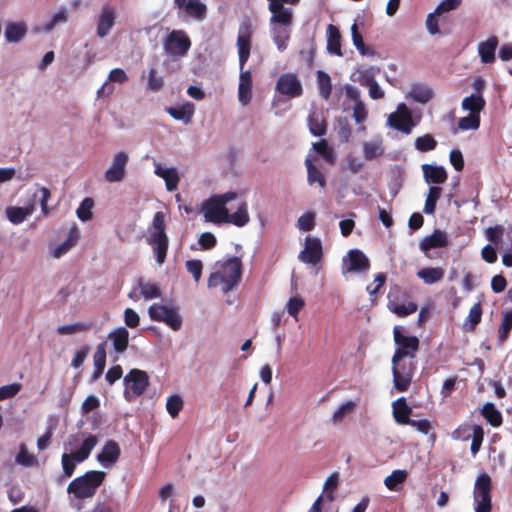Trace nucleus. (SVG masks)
I'll return each instance as SVG.
<instances>
[{
	"mask_svg": "<svg viewBox=\"0 0 512 512\" xmlns=\"http://www.w3.org/2000/svg\"><path fill=\"white\" fill-rule=\"evenodd\" d=\"M393 417L397 424L407 425L410 423V415L412 408L408 406L407 401L404 397H400L395 400L392 404Z\"/></svg>",
	"mask_w": 512,
	"mask_h": 512,
	"instance_id": "26",
	"label": "nucleus"
},
{
	"mask_svg": "<svg viewBox=\"0 0 512 512\" xmlns=\"http://www.w3.org/2000/svg\"><path fill=\"white\" fill-rule=\"evenodd\" d=\"M187 271L193 276L194 280L198 282L202 275L203 264L198 259L188 260L185 263Z\"/></svg>",
	"mask_w": 512,
	"mask_h": 512,
	"instance_id": "59",
	"label": "nucleus"
},
{
	"mask_svg": "<svg viewBox=\"0 0 512 512\" xmlns=\"http://www.w3.org/2000/svg\"><path fill=\"white\" fill-rule=\"evenodd\" d=\"M270 23L274 24V26L271 28L273 42L276 44L278 50L282 52L286 50L290 40L291 26L293 23V12H290V18L288 22L274 20L272 15L270 18Z\"/></svg>",
	"mask_w": 512,
	"mask_h": 512,
	"instance_id": "13",
	"label": "nucleus"
},
{
	"mask_svg": "<svg viewBox=\"0 0 512 512\" xmlns=\"http://www.w3.org/2000/svg\"><path fill=\"white\" fill-rule=\"evenodd\" d=\"M308 125H309V130H310L311 134H313L314 136H323L324 134H326V130H327L326 122L319 115H317L315 113L312 115H309Z\"/></svg>",
	"mask_w": 512,
	"mask_h": 512,
	"instance_id": "48",
	"label": "nucleus"
},
{
	"mask_svg": "<svg viewBox=\"0 0 512 512\" xmlns=\"http://www.w3.org/2000/svg\"><path fill=\"white\" fill-rule=\"evenodd\" d=\"M408 473L405 470H394L389 476H387L384 480L385 486L391 490H397L398 485L404 483L407 479Z\"/></svg>",
	"mask_w": 512,
	"mask_h": 512,
	"instance_id": "47",
	"label": "nucleus"
},
{
	"mask_svg": "<svg viewBox=\"0 0 512 512\" xmlns=\"http://www.w3.org/2000/svg\"><path fill=\"white\" fill-rule=\"evenodd\" d=\"M154 173L165 181L166 189L169 192L175 191L178 187L180 177L175 167H165L161 163H155Z\"/></svg>",
	"mask_w": 512,
	"mask_h": 512,
	"instance_id": "23",
	"label": "nucleus"
},
{
	"mask_svg": "<svg viewBox=\"0 0 512 512\" xmlns=\"http://www.w3.org/2000/svg\"><path fill=\"white\" fill-rule=\"evenodd\" d=\"M34 205H29L26 207H18V206H8L5 210L6 216L8 220L14 224H21L28 216H30L34 212Z\"/></svg>",
	"mask_w": 512,
	"mask_h": 512,
	"instance_id": "28",
	"label": "nucleus"
},
{
	"mask_svg": "<svg viewBox=\"0 0 512 512\" xmlns=\"http://www.w3.org/2000/svg\"><path fill=\"white\" fill-rule=\"evenodd\" d=\"M482 319V307L480 302L475 303L469 310V314L464 322V329L473 332Z\"/></svg>",
	"mask_w": 512,
	"mask_h": 512,
	"instance_id": "39",
	"label": "nucleus"
},
{
	"mask_svg": "<svg viewBox=\"0 0 512 512\" xmlns=\"http://www.w3.org/2000/svg\"><path fill=\"white\" fill-rule=\"evenodd\" d=\"M227 219L226 223H232L238 227L245 226L250 220L247 203L242 202L232 214L228 212Z\"/></svg>",
	"mask_w": 512,
	"mask_h": 512,
	"instance_id": "35",
	"label": "nucleus"
},
{
	"mask_svg": "<svg viewBox=\"0 0 512 512\" xmlns=\"http://www.w3.org/2000/svg\"><path fill=\"white\" fill-rule=\"evenodd\" d=\"M441 194L442 188L440 186H430L423 208L425 214L433 215L435 213L437 201Z\"/></svg>",
	"mask_w": 512,
	"mask_h": 512,
	"instance_id": "40",
	"label": "nucleus"
},
{
	"mask_svg": "<svg viewBox=\"0 0 512 512\" xmlns=\"http://www.w3.org/2000/svg\"><path fill=\"white\" fill-rule=\"evenodd\" d=\"M94 207V201L90 197H86L82 200L79 207L77 208V217L81 221H89L92 219V209Z\"/></svg>",
	"mask_w": 512,
	"mask_h": 512,
	"instance_id": "51",
	"label": "nucleus"
},
{
	"mask_svg": "<svg viewBox=\"0 0 512 512\" xmlns=\"http://www.w3.org/2000/svg\"><path fill=\"white\" fill-rule=\"evenodd\" d=\"M480 127V115L469 113L468 116L462 117L458 121L460 130H477Z\"/></svg>",
	"mask_w": 512,
	"mask_h": 512,
	"instance_id": "53",
	"label": "nucleus"
},
{
	"mask_svg": "<svg viewBox=\"0 0 512 512\" xmlns=\"http://www.w3.org/2000/svg\"><path fill=\"white\" fill-rule=\"evenodd\" d=\"M348 263L346 272H365L370 268V261L367 256L358 249L348 252Z\"/></svg>",
	"mask_w": 512,
	"mask_h": 512,
	"instance_id": "24",
	"label": "nucleus"
},
{
	"mask_svg": "<svg viewBox=\"0 0 512 512\" xmlns=\"http://www.w3.org/2000/svg\"><path fill=\"white\" fill-rule=\"evenodd\" d=\"M393 336L397 348L391 360L392 364H396L406 357L414 359L419 350V339L416 336L404 335L398 326L394 327Z\"/></svg>",
	"mask_w": 512,
	"mask_h": 512,
	"instance_id": "7",
	"label": "nucleus"
},
{
	"mask_svg": "<svg viewBox=\"0 0 512 512\" xmlns=\"http://www.w3.org/2000/svg\"><path fill=\"white\" fill-rule=\"evenodd\" d=\"M486 101L482 95H470L465 97L462 101V108L470 113L480 115V112L485 108Z\"/></svg>",
	"mask_w": 512,
	"mask_h": 512,
	"instance_id": "34",
	"label": "nucleus"
},
{
	"mask_svg": "<svg viewBox=\"0 0 512 512\" xmlns=\"http://www.w3.org/2000/svg\"><path fill=\"white\" fill-rule=\"evenodd\" d=\"M126 385L125 396L128 399V394L131 392L133 396H140L146 390L149 384L148 374L139 369H131L124 377Z\"/></svg>",
	"mask_w": 512,
	"mask_h": 512,
	"instance_id": "12",
	"label": "nucleus"
},
{
	"mask_svg": "<svg viewBox=\"0 0 512 512\" xmlns=\"http://www.w3.org/2000/svg\"><path fill=\"white\" fill-rule=\"evenodd\" d=\"M185 10L190 17L198 20H203L207 14L206 5L200 0L188 1Z\"/></svg>",
	"mask_w": 512,
	"mask_h": 512,
	"instance_id": "45",
	"label": "nucleus"
},
{
	"mask_svg": "<svg viewBox=\"0 0 512 512\" xmlns=\"http://www.w3.org/2000/svg\"><path fill=\"white\" fill-rule=\"evenodd\" d=\"M105 477L104 471L89 470L82 476L73 479L67 487V492L76 499L92 498L103 484Z\"/></svg>",
	"mask_w": 512,
	"mask_h": 512,
	"instance_id": "3",
	"label": "nucleus"
},
{
	"mask_svg": "<svg viewBox=\"0 0 512 512\" xmlns=\"http://www.w3.org/2000/svg\"><path fill=\"white\" fill-rule=\"evenodd\" d=\"M27 28L22 23H9L5 29V39L8 42H19L26 34Z\"/></svg>",
	"mask_w": 512,
	"mask_h": 512,
	"instance_id": "41",
	"label": "nucleus"
},
{
	"mask_svg": "<svg viewBox=\"0 0 512 512\" xmlns=\"http://www.w3.org/2000/svg\"><path fill=\"white\" fill-rule=\"evenodd\" d=\"M93 360H94L95 369H94V372L92 373V376H91V381L92 382H94L98 378H100V376L104 372V369H105V366H106L105 343H100L97 346L96 351H95L94 356H93Z\"/></svg>",
	"mask_w": 512,
	"mask_h": 512,
	"instance_id": "32",
	"label": "nucleus"
},
{
	"mask_svg": "<svg viewBox=\"0 0 512 512\" xmlns=\"http://www.w3.org/2000/svg\"><path fill=\"white\" fill-rule=\"evenodd\" d=\"M317 83L319 88V94L321 97L325 100H328L330 98L331 92H332V84H331V78L330 76L322 71H317Z\"/></svg>",
	"mask_w": 512,
	"mask_h": 512,
	"instance_id": "42",
	"label": "nucleus"
},
{
	"mask_svg": "<svg viewBox=\"0 0 512 512\" xmlns=\"http://www.w3.org/2000/svg\"><path fill=\"white\" fill-rule=\"evenodd\" d=\"M315 226V214L313 212H307L299 217L298 227L302 231H311Z\"/></svg>",
	"mask_w": 512,
	"mask_h": 512,
	"instance_id": "60",
	"label": "nucleus"
},
{
	"mask_svg": "<svg viewBox=\"0 0 512 512\" xmlns=\"http://www.w3.org/2000/svg\"><path fill=\"white\" fill-rule=\"evenodd\" d=\"M484 438V430L480 425H474L473 426V435H472V443H471V453L473 455H476L482 445Z\"/></svg>",
	"mask_w": 512,
	"mask_h": 512,
	"instance_id": "57",
	"label": "nucleus"
},
{
	"mask_svg": "<svg viewBox=\"0 0 512 512\" xmlns=\"http://www.w3.org/2000/svg\"><path fill=\"white\" fill-rule=\"evenodd\" d=\"M415 370L416 364L413 359L409 362L400 361L396 364H392L393 383L397 391L405 392L408 390Z\"/></svg>",
	"mask_w": 512,
	"mask_h": 512,
	"instance_id": "10",
	"label": "nucleus"
},
{
	"mask_svg": "<svg viewBox=\"0 0 512 512\" xmlns=\"http://www.w3.org/2000/svg\"><path fill=\"white\" fill-rule=\"evenodd\" d=\"M268 9L273 14L274 20L281 22H288L290 18V12H293L291 8H285L284 2L281 0H268Z\"/></svg>",
	"mask_w": 512,
	"mask_h": 512,
	"instance_id": "33",
	"label": "nucleus"
},
{
	"mask_svg": "<svg viewBox=\"0 0 512 512\" xmlns=\"http://www.w3.org/2000/svg\"><path fill=\"white\" fill-rule=\"evenodd\" d=\"M415 148L420 152H429L437 147V141L431 134L419 136L414 142Z\"/></svg>",
	"mask_w": 512,
	"mask_h": 512,
	"instance_id": "49",
	"label": "nucleus"
},
{
	"mask_svg": "<svg viewBox=\"0 0 512 512\" xmlns=\"http://www.w3.org/2000/svg\"><path fill=\"white\" fill-rule=\"evenodd\" d=\"M15 461L24 467H32L38 464L36 456L28 451L27 446L24 443L19 445V451L16 455Z\"/></svg>",
	"mask_w": 512,
	"mask_h": 512,
	"instance_id": "46",
	"label": "nucleus"
},
{
	"mask_svg": "<svg viewBox=\"0 0 512 512\" xmlns=\"http://www.w3.org/2000/svg\"><path fill=\"white\" fill-rule=\"evenodd\" d=\"M492 479L486 472L479 474L475 480L473 499L475 512L492 511Z\"/></svg>",
	"mask_w": 512,
	"mask_h": 512,
	"instance_id": "6",
	"label": "nucleus"
},
{
	"mask_svg": "<svg viewBox=\"0 0 512 512\" xmlns=\"http://www.w3.org/2000/svg\"><path fill=\"white\" fill-rule=\"evenodd\" d=\"M128 162V155L120 151L115 154L112 165L105 172V179L108 182H119L125 176V168Z\"/></svg>",
	"mask_w": 512,
	"mask_h": 512,
	"instance_id": "19",
	"label": "nucleus"
},
{
	"mask_svg": "<svg viewBox=\"0 0 512 512\" xmlns=\"http://www.w3.org/2000/svg\"><path fill=\"white\" fill-rule=\"evenodd\" d=\"M481 414L493 427H499L503 422L500 411L497 410L495 405L491 402H487L483 405Z\"/></svg>",
	"mask_w": 512,
	"mask_h": 512,
	"instance_id": "38",
	"label": "nucleus"
},
{
	"mask_svg": "<svg viewBox=\"0 0 512 512\" xmlns=\"http://www.w3.org/2000/svg\"><path fill=\"white\" fill-rule=\"evenodd\" d=\"M167 112L171 117L176 120H181L185 124H188L191 121L193 115V110L187 106L169 107L167 108Z\"/></svg>",
	"mask_w": 512,
	"mask_h": 512,
	"instance_id": "50",
	"label": "nucleus"
},
{
	"mask_svg": "<svg viewBox=\"0 0 512 512\" xmlns=\"http://www.w3.org/2000/svg\"><path fill=\"white\" fill-rule=\"evenodd\" d=\"M305 166L307 168V181L310 185L314 183H318L320 187L324 188L326 185V179L324 174L318 169L312 162V160L307 157L305 159Z\"/></svg>",
	"mask_w": 512,
	"mask_h": 512,
	"instance_id": "37",
	"label": "nucleus"
},
{
	"mask_svg": "<svg viewBox=\"0 0 512 512\" xmlns=\"http://www.w3.org/2000/svg\"><path fill=\"white\" fill-rule=\"evenodd\" d=\"M98 443V437L88 434L83 440L80 448L70 454L64 453L61 457L63 473L66 477H71L75 471L76 463L85 461Z\"/></svg>",
	"mask_w": 512,
	"mask_h": 512,
	"instance_id": "5",
	"label": "nucleus"
},
{
	"mask_svg": "<svg viewBox=\"0 0 512 512\" xmlns=\"http://www.w3.org/2000/svg\"><path fill=\"white\" fill-rule=\"evenodd\" d=\"M191 47V40L183 30L171 31L164 41V50L172 57L185 56Z\"/></svg>",
	"mask_w": 512,
	"mask_h": 512,
	"instance_id": "9",
	"label": "nucleus"
},
{
	"mask_svg": "<svg viewBox=\"0 0 512 512\" xmlns=\"http://www.w3.org/2000/svg\"><path fill=\"white\" fill-rule=\"evenodd\" d=\"M116 8L109 5H102L96 19V35L99 38L108 36L116 23Z\"/></svg>",
	"mask_w": 512,
	"mask_h": 512,
	"instance_id": "14",
	"label": "nucleus"
},
{
	"mask_svg": "<svg viewBox=\"0 0 512 512\" xmlns=\"http://www.w3.org/2000/svg\"><path fill=\"white\" fill-rule=\"evenodd\" d=\"M512 330V310H507L502 314V321L498 330V340L504 343Z\"/></svg>",
	"mask_w": 512,
	"mask_h": 512,
	"instance_id": "44",
	"label": "nucleus"
},
{
	"mask_svg": "<svg viewBox=\"0 0 512 512\" xmlns=\"http://www.w3.org/2000/svg\"><path fill=\"white\" fill-rule=\"evenodd\" d=\"M417 276L422 279L425 284L431 285L443 279L444 270L441 267L423 268L417 272Z\"/></svg>",
	"mask_w": 512,
	"mask_h": 512,
	"instance_id": "36",
	"label": "nucleus"
},
{
	"mask_svg": "<svg viewBox=\"0 0 512 512\" xmlns=\"http://www.w3.org/2000/svg\"><path fill=\"white\" fill-rule=\"evenodd\" d=\"M22 388L20 383H12L0 387V401L9 399L17 395Z\"/></svg>",
	"mask_w": 512,
	"mask_h": 512,
	"instance_id": "58",
	"label": "nucleus"
},
{
	"mask_svg": "<svg viewBox=\"0 0 512 512\" xmlns=\"http://www.w3.org/2000/svg\"><path fill=\"white\" fill-rule=\"evenodd\" d=\"M148 313L151 320L163 322L174 331H178L182 326V317L174 307L154 303L149 307Z\"/></svg>",
	"mask_w": 512,
	"mask_h": 512,
	"instance_id": "8",
	"label": "nucleus"
},
{
	"mask_svg": "<svg viewBox=\"0 0 512 512\" xmlns=\"http://www.w3.org/2000/svg\"><path fill=\"white\" fill-rule=\"evenodd\" d=\"M242 261L239 257H229L220 264L218 271L210 274L208 286L211 288L221 286L224 293L234 289L241 281Z\"/></svg>",
	"mask_w": 512,
	"mask_h": 512,
	"instance_id": "2",
	"label": "nucleus"
},
{
	"mask_svg": "<svg viewBox=\"0 0 512 512\" xmlns=\"http://www.w3.org/2000/svg\"><path fill=\"white\" fill-rule=\"evenodd\" d=\"M433 96L434 92L429 86L421 83H415L411 86L407 98H411L417 103L426 104L433 98Z\"/></svg>",
	"mask_w": 512,
	"mask_h": 512,
	"instance_id": "27",
	"label": "nucleus"
},
{
	"mask_svg": "<svg viewBox=\"0 0 512 512\" xmlns=\"http://www.w3.org/2000/svg\"><path fill=\"white\" fill-rule=\"evenodd\" d=\"M121 450L119 444L114 440H108L101 452L97 455V460L106 468L112 467L119 459Z\"/></svg>",
	"mask_w": 512,
	"mask_h": 512,
	"instance_id": "20",
	"label": "nucleus"
},
{
	"mask_svg": "<svg viewBox=\"0 0 512 512\" xmlns=\"http://www.w3.org/2000/svg\"><path fill=\"white\" fill-rule=\"evenodd\" d=\"M153 230L149 232L147 243L153 248L156 262L161 265L165 262L168 251V236L166 234L165 215L156 212L152 220Z\"/></svg>",
	"mask_w": 512,
	"mask_h": 512,
	"instance_id": "4",
	"label": "nucleus"
},
{
	"mask_svg": "<svg viewBox=\"0 0 512 512\" xmlns=\"http://www.w3.org/2000/svg\"><path fill=\"white\" fill-rule=\"evenodd\" d=\"M462 0H443L435 8L437 15L457 9L461 5Z\"/></svg>",
	"mask_w": 512,
	"mask_h": 512,
	"instance_id": "64",
	"label": "nucleus"
},
{
	"mask_svg": "<svg viewBox=\"0 0 512 512\" xmlns=\"http://www.w3.org/2000/svg\"><path fill=\"white\" fill-rule=\"evenodd\" d=\"M80 237L79 230L76 225L71 227L69 230L68 236L64 242L59 244L53 252V256L55 258H60L62 255L66 254L72 247H74Z\"/></svg>",
	"mask_w": 512,
	"mask_h": 512,
	"instance_id": "31",
	"label": "nucleus"
},
{
	"mask_svg": "<svg viewBox=\"0 0 512 512\" xmlns=\"http://www.w3.org/2000/svg\"><path fill=\"white\" fill-rule=\"evenodd\" d=\"M364 158L366 160H373L382 155L383 150L380 145L375 143H364L363 146Z\"/></svg>",
	"mask_w": 512,
	"mask_h": 512,
	"instance_id": "61",
	"label": "nucleus"
},
{
	"mask_svg": "<svg viewBox=\"0 0 512 512\" xmlns=\"http://www.w3.org/2000/svg\"><path fill=\"white\" fill-rule=\"evenodd\" d=\"M504 234V228L500 225H496L493 227H488L486 229V237L487 239L498 246Z\"/></svg>",
	"mask_w": 512,
	"mask_h": 512,
	"instance_id": "62",
	"label": "nucleus"
},
{
	"mask_svg": "<svg viewBox=\"0 0 512 512\" xmlns=\"http://www.w3.org/2000/svg\"><path fill=\"white\" fill-rule=\"evenodd\" d=\"M108 338L113 343V348L117 353H123L129 344V332L124 327H119L111 331Z\"/></svg>",
	"mask_w": 512,
	"mask_h": 512,
	"instance_id": "29",
	"label": "nucleus"
},
{
	"mask_svg": "<svg viewBox=\"0 0 512 512\" xmlns=\"http://www.w3.org/2000/svg\"><path fill=\"white\" fill-rule=\"evenodd\" d=\"M138 285L141 290L142 296L146 300L159 298L161 296L160 288L155 283H147L143 282L142 279H139Z\"/></svg>",
	"mask_w": 512,
	"mask_h": 512,
	"instance_id": "52",
	"label": "nucleus"
},
{
	"mask_svg": "<svg viewBox=\"0 0 512 512\" xmlns=\"http://www.w3.org/2000/svg\"><path fill=\"white\" fill-rule=\"evenodd\" d=\"M339 485V474L334 472L328 476L323 486V496L327 502H333L334 492Z\"/></svg>",
	"mask_w": 512,
	"mask_h": 512,
	"instance_id": "43",
	"label": "nucleus"
},
{
	"mask_svg": "<svg viewBox=\"0 0 512 512\" xmlns=\"http://www.w3.org/2000/svg\"><path fill=\"white\" fill-rule=\"evenodd\" d=\"M388 124L407 135L412 132L415 126L411 111L405 103L398 104L397 110L389 115Z\"/></svg>",
	"mask_w": 512,
	"mask_h": 512,
	"instance_id": "11",
	"label": "nucleus"
},
{
	"mask_svg": "<svg viewBox=\"0 0 512 512\" xmlns=\"http://www.w3.org/2000/svg\"><path fill=\"white\" fill-rule=\"evenodd\" d=\"M276 90L289 98H296L303 94L301 81L296 74H282L276 82Z\"/></svg>",
	"mask_w": 512,
	"mask_h": 512,
	"instance_id": "16",
	"label": "nucleus"
},
{
	"mask_svg": "<svg viewBox=\"0 0 512 512\" xmlns=\"http://www.w3.org/2000/svg\"><path fill=\"white\" fill-rule=\"evenodd\" d=\"M357 404L356 402L350 400V401H347L345 403H343L333 414V422L335 424L337 423H340L342 422V420L344 419V417L347 415V414H350L354 411V409L356 408Z\"/></svg>",
	"mask_w": 512,
	"mask_h": 512,
	"instance_id": "54",
	"label": "nucleus"
},
{
	"mask_svg": "<svg viewBox=\"0 0 512 512\" xmlns=\"http://www.w3.org/2000/svg\"><path fill=\"white\" fill-rule=\"evenodd\" d=\"M314 150L319 153L327 162H334L333 150L328 146L326 140L322 139L319 142L313 144Z\"/></svg>",
	"mask_w": 512,
	"mask_h": 512,
	"instance_id": "56",
	"label": "nucleus"
},
{
	"mask_svg": "<svg viewBox=\"0 0 512 512\" xmlns=\"http://www.w3.org/2000/svg\"><path fill=\"white\" fill-rule=\"evenodd\" d=\"M399 294L406 296V293H403L398 287L390 290L387 305L389 310L399 317H406L416 312L418 309L417 304L414 302L400 303Z\"/></svg>",
	"mask_w": 512,
	"mask_h": 512,
	"instance_id": "18",
	"label": "nucleus"
},
{
	"mask_svg": "<svg viewBox=\"0 0 512 512\" xmlns=\"http://www.w3.org/2000/svg\"><path fill=\"white\" fill-rule=\"evenodd\" d=\"M164 86V80L162 77L157 76L155 68H151L148 75V89L152 91H159Z\"/></svg>",
	"mask_w": 512,
	"mask_h": 512,
	"instance_id": "63",
	"label": "nucleus"
},
{
	"mask_svg": "<svg viewBox=\"0 0 512 512\" xmlns=\"http://www.w3.org/2000/svg\"><path fill=\"white\" fill-rule=\"evenodd\" d=\"M253 34L254 28L250 20L242 21L239 25L236 42L240 67L238 99L242 105H247L252 97V75L249 70H244V66L250 57Z\"/></svg>",
	"mask_w": 512,
	"mask_h": 512,
	"instance_id": "1",
	"label": "nucleus"
},
{
	"mask_svg": "<svg viewBox=\"0 0 512 512\" xmlns=\"http://www.w3.org/2000/svg\"><path fill=\"white\" fill-rule=\"evenodd\" d=\"M203 212L207 222L220 224L226 223L228 220V209L215 196L204 203Z\"/></svg>",
	"mask_w": 512,
	"mask_h": 512,
	"instance_id": "17",
	"label": "nucleus"
},
{
	"mask_svg": "<svg viewBox=\"0 0 512 512\" xmlns=\"http://www.w3.org/2000/svg\"><path fill=\"white\" fill-rule=\"evenodd\" d=\"M499 45V38L496 35L489 36L485 41L478 44V55L483 64H492L495 61V52Z\"/></svg>",
	"mask_w": 512,
	"mask_h": 512,
	"instance_id": "21",
	"label": "nucleus"
},
{
	"mask_svg": "<svg viewBox=\"0 0 512 512\" xmlns=\"http://www.w3.org/2000/svg\"><path fill=\"white\" fill-rule=\"evenodd\" d=\"M327 50L329 53L342 56L341 50V34L339 29L333 25L329 24L327 27Z\"/></svg>",
	"mask_w": 512,
	"mask_h": 512,
	"instance_id": "30",
	"label": "nucleus"
},
{
	"mask_svg": "<svg viewBox=\"0 0 512 512\" xmlns=\"http://www.w3.org/2000/svg\"><path fill=\"white\" fill-rule=\"evenodd\" d=\"M422 171L424 179L428 184H435L434 186H438L439 184H443L447 181L448 174L442 166L423 164Z\"/></svg>",
	"mask_w": 512,
	"mask_h": 512,
	"instance_id": "25",
	"label": "nucleus"
},
{
	"mask_svg": "<svg viewBox=\"0 0 512 512\" xmlns=\"http://www.w3.org/2000/svg\"><path fill=\"white\" fill-rule=\"evenodd\" d=\"M183 408V399L179 395H171L166 402V409L172 418H176Z\"/></svg>",
	"mask_w": 512,
	"mask_h": 512,
	"instance_id": "55",
	"label": "nucleus"
},
{
	"mask_svg": "<svg viewBox=\"0 0 512 512\" xmlns=\"http://www.w3.org/2000/svg\"><path fill=\"white\" fill-rule=\"evenodd\" d=\"M299 260L306 264L317 265L323 258L322 242L317 237L307 236L304 249L299 254Z\"/></svg>",
	"mask_w": 512,
	"mask_h": 512,
	"instance_id": "15",
	"label": "nucleus"
},
{
	"mask_svg": "<svg viewBox=\"0 0 512 512\" xmlns=\"http://www.w3.org/2000/svg\"><path fill=\"white\" fill-rule=\"evenodd\" d=\"M448 237L447 234L439 229L434 230V232L426 237H424L420 241V249L427 255L428 251L434 248H443L448 245Z\"/></svg>",
	"mask_w": 512,
	"mask_h": 512,
	"instance_id": "22",
	"label": "nucleus"
}]
</instances>
